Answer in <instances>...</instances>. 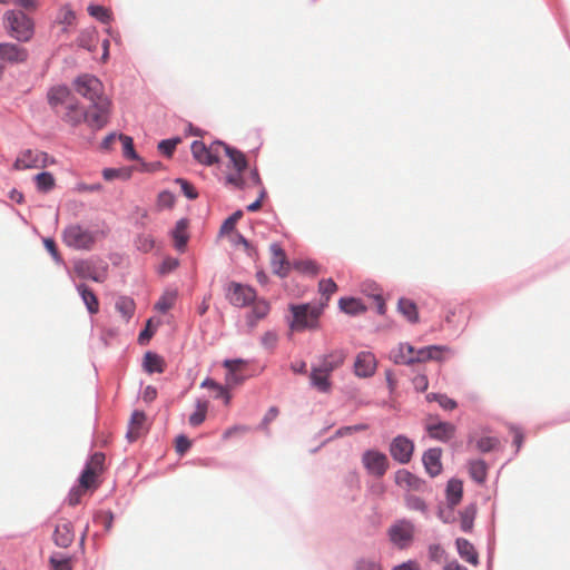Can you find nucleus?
<instances>
[{"mask_svg":"<svg viewBox=\"0 0 570 570\" xmlns=\"http://www.w3.org/2000/svg\"><path fill=\"white\" fill-rule=\"evenodd\" d=\"M362 463L367 473L382 478L389 469L387 456L377 450H366L362 455Z\"/></svg>","mask_w":570,"mask_h":570,"instance_id":"0eeeda50","label":"nucleus"},{"mask_svg":"<svg viewBox=\"0 0 570 570\" xmlns=\"http://www.w3.org/2000/svg\"><path fill=\"white\" fill-rule=\"evenodd\" d=\"M174 183L179 185L180 193L188 199L195 200L198 197V191L194 187V185L186 178L176 177Z\"/></svg>","mask_w":570,"mask_h":570,"instance_id":"6e6d98bb","label":"nucleus"},{"mask_svg":"<svg viewBox=\"0 0 570 570\" xmlns=\"http://www.w3.org/2000/svg\"><path fill=\"white\" fill-rule=\"evenodd\" d=\"M414 525L406 520H401L394 523L389 529L390 540L400 549L406 548L413 540Z\"/></svg>","mask_w":570,"mask_h":570,"instance_id":"6e6552de","label":"nucleus"},{"mask_svg":"<svg viewBox=\"0 0 570 570\" xmlns=\"http://www.w3.org/2000/svg\"><path fill=\"white\" fill-rule=\"evenodd\" d=\"M455 426L450 422H439L426 426L429 435L442 442L451 440L455 434Z\"/></svg>","mask_w":570,"mask_h":570,"instance_id":"4be33fe9","label":"nucleus"},{"mask_svg":"<svg viewBox=\"0 0 570 570\" xmlns=\"http://www.w3.org/2000/svg\"><path fill=\"white\" fill-rule=\"evenodd\" d=\"M141 367L149 375L160 374L165 371V360L157 352L148 350L144 353Z\"/></svg>","mask_w":570,"mask_h":570,"instance_id":"aec40b11","label":"nucleus"},{"mask_svg":"<svg viewBox=\"0 0 570 570\" xmlns=\"http://www.w3.org/2000/svg\"><path fill=\"white\" fill-rule=\"evenodd\" d=\"M115 308L121 315V317L128 322L134 316L136 304L134 298L130 296L120 295L116 299Z\"/></svg>","mask_w":570,"mask_h":570,"instance_id":"2f4dec72","label":"nucleus"},{"mask_svg":"<svg viewBox=\"0 0 570 570\" xmlns=\"http://www.w3.org/2000/svg\"><path fill=\"white\" fill-rule=\"evenodd\" d=\"M189 227V219L187 217L179 218L173 229L169 230V236L175 240L174 247L183 253L186 249V244L189 239L187 228Z\"/></svg>","mask_w":570,"mask_h":570,"instance_id":"f3484780","label":"nucleus"},{"mask_svg":"<svg viewBox=\"0 0 570 570\" xmlns=\"http://www.w3.org/2000/svg\"><path fill=\"white\" fill-rule=\"evenodd\" d=\"M176 204V195L169 189H163L158 193L156 206L158 210L171 209Z\"/></svg>","mask_w":570,"mask_h":570,"instance_id":"de8ad7c7","label":"nucleus"},{"mask_svg":"<svg viewBox=\"0 0 570 570\" xmlns=\"http://www.w3.org/2000/svg\"><path fill=\"white\" fill-rule=\"evenodd\" d=\"M393 360L397 364H413L415 357V348L407 344H400L396 351L392 352Z\"/></svg>","mask_w":570,"mask_h":570,"instance_id":"72a5a7b5","label":"nucleus"},{"mask_svg":"<svg viewBox=\"0 0 570 570\" xmlns=\"http://www.w3.org/2000/svg\"><path fill=\"white\" fill-rule=\"evenodd\" d=\"M89 108L94 111L86 109L85 124L94 132L104 129L110 120L111 100L108 97H101L99 101L90 104Z\"/></svg>","mask_w":570,"mask_h":570,"instance_id":"423d86ee","label":"nucleus"},{"mask_svg":"<svg viewBox=\"0 0 570 570\" xmlns=\"http://www.w3.org/2000/svg\"><path fill=\"white\" fill-rule=\"evenodd\" d=\"M158 324L153 323V318H148L146 325L139 331L137 342L139 345H147L157 332Z\"/></svg>","mask_w":570,"mask_h":570,"instance_id":"603ef678","label":"nucleus"},{"mask_svg":"<svg viewBox=\"0 0 570 570\" xmlns=\"http://www.w3.org/2000/svg\"><path fill=\"white\" fill-rule=\"evenodd\" d=\"M442 348L436 345L415 350L414 363L425 362L428 360H438L441 356Z\"/></svg>","mask_w":570,"mask_h":570,"instance_id":"49530a36","label":"nucleus"},{"mask_svg":"<svg viewBox=\"0 0 570 570\" xmlns=\"http://www.w3.org/2000/svg\"><path fill=\"white\" fill-rule=\"evenodd\" d=\"M147 414L144 410L135 409L128 420V428L147 433Z\"/></svg>","mask_w":570,"mask_h":570,"instance_id":"a19ab883","label":"nucleus"},{"mask_svg":"<svg viewBox=\"0 0 570 570\" xmlns=\"http://www.w3.org/2000/svg\"><path fill=\"white\" fill-rule=\"evenodd\" d=\"M429 402L435 401L444 410L452 411L456 409L458 404L454 400L448 397L444 394L430 393L426 395Z\"/></svg>","mask_w":570,"mask_h":570,"instance_id":"bf43d9fd","label":"nucleus"},{"mask_svg":"<svg viewBox=\"0 0 570 570\" xmlns=\"http://www.w3.org/2000/svg\"><path fill=\"white\" fill-rule=\"evenodd\" d=\"M497 444H498V440L497 439L490 438V436H485V438H481L476 442V448L481 452H490L491 450H493L495 448Z\"/></svg>","mask_w":570,"mask_h":570,"instance_id":"774afa93","label":"nucleus"},{"mask_svg":"<svg viewBox=\"0 0 570 570\" xmlns=\"http://www.w3.org/2000/svg\"><path fill=\"white\" fill-rule=\"evenodd\" d=\"M376 358L371 352H361L354 362V372L358 377H370L375 373Z\"/></svg>","mask_w":570,"mask_h":570,"instance_id":"2eb2a0df","label":"nucleus"},{"mask_svg":"<svg viewBox=\"0 0 570 570\" xmlns=\"http://www.w3.org/2000/svg\"><path fill=\"white\" fill-rule=\"evenodd\" d=\"M318 288L320 292L326 297V301H328L331 295L336 292L337 285L331 278L322 279L318 284Z\"/></svg>","mask_w":570,"mask_h":570,"instance_id":"338daca9","label":"nucleus"},{"mask_svg":"<svg viewBox=\"0 0 570 570\" xmlns=\"http://www.w3.org/2000/svg\"><path fill=\"white\" fill-rule=\"evenodd\" d=\"M56 21L63 26H72L75 23L76 12L69 3H65L60 8L59 13L56 17Z\"/></svg>","mask_w":570,"mask_h":570,"instance_id":"864d4df0","label":"nucleus"},{"mask_svg":"<svg viewBox=\"0 0 570 570\" xmlns=\"http://www.w3.org/2000/svg\"><path fill=\"white\" fill-rule=\"evenodd\" d=\"M77 560L78 551L71 554L53 551L48 558L49 570H73Z\"/></svg>","mask_w":570,"mask_h":570,"instance_id":"a211bd4d","label":"nucleus"},{"mask_svg":"<svg viewBox=\"0 0 570 570\" xmlns=\"http://www.w3.org/2000/svg\"><path fill=\"white\" fill-rule=\"evenodd\" d=\"M42 244H43V247L45 249L47 250V253L51 256V258L53 259V262L57 264V265H61L65 267L69 278L71 281H73V276H72V272L70 271V268L67 266L63 257L61 256L59 249H58V245L55 240L53 237L51 236H47V237H43L42 238Z\"/></svg>","mask_w":570,"mask_h":570,"instance_id":"cd10ccee","label":"nucleus"},{"mask_svg":"<svg viewBox=\"0 0 570 570\" xmlns=\"http://www.w3.org/2000/svg\"><path fill=\"white\" fill-rule=\"evenodd\" d=\"M124 134L112 130L108 132L100 141L99 147L101 150L110 151L112 149L114 142L119 139L121 141Z\"/></svg>","mask_w":570,"mask_h":570,"instance_id":"680f3d73","label":"nucleus"},{"mask_svg":"<svg viewBox=\"0 0 570 570\" xmlns=\"http://www.w3.org/2000/svg\"><path fill=\"white\" fill-rule=\"evenodd\" d=\"M414 444L403 435H399L391 442L390 453L392 458L401 464L409 463L412 459Z\"/></svg>","mask_w":570,"mask_h":570,"instance_id":"9b49d317","label":"nucleus"},{"mask_svg":"<svg viewBox=\"0 0 570 570\" xmlns=\"http://www.w3.org/2000/svg\"><path fill=\"white\" fill-rule=\"evenodd\" d=\"M72 96L70 87L66 83L51 86L47 91V101L50 107L56 108L65 104Z\"/></svg>","mask_w":570,"mask_h":570,"instance_id":"412c9836","label":"nucleus"},{"mask_svg":"<svg viewBox=\"0 0 570 570\" xmlns=\"http://www.w3.org/2000/svg\"><path fill=\"white\" fill-rule=\"evenodd\" d=\"M252 309L248 315V321L250 325H254V323L258 320L264 318L271 309L269 303L264 298H255L252 301Z\"/></svg>","mask_w":570,"mask_h":570,"instance_id":"473e14b6","label":"nucleus"},{"mask_svg":"<svg viewBox=\"0 0 570 570\" xmlns=\"http://www.w3.org/2000/svg\"><path fill=\"white\" fill-rule=\"evenodd\" d=\"M294 268L298 272L316 275L318 273V266L313 261H299L294 263Z\"/></svg>","mask_w":570,"mask_h":570,"instance_id":"e2e57ef3","label":"nucleus"},{"mask_svg":"<svg viewBox=\"0 0 570 570\" xmlns=\"http://www.w3.org/2000/svg\"><path fill=\"white\" fill-rule=\"evenodd\" d=\"M134 245L137 250L146 254V253H150L155 248L156 240L150 235L139 233L134 238Z\"/></svg>","mask_w":570,"mask_h":570,"instance_id":"c03bdc74","label":"nucleus"},{"mask_svg":"<svg viewBox=\"0 0 570 570\" xmlns=\"http://www.w3.org/2000/svg\"><path fill=\"white\" fill-rule=\"evenodd\" d=\"M226 296L233 305L246 306L256 298V292L249 286L230 283L227 287Z\"/></svg>","mask_w":570,"mask_h":570,"instance_id":"9d476101","label":"nucleus"},{"mask_svg":"<svg viewBox=\"0 0 570 570\" xmlns=\"http://www.w3.org/2000/svg\"><path fill=\"white\" fill-rule=\"evenodd\" d=\"M137 163V170L141 173H156L164 168V164L160 160L147 161L145 158L141 157Z\"/></svg>","mask_w":570,"mask_h":570,"instance_id":"052dcab7","label":"nucleus"},{"mask_svg":"<svg viewBox=\"0 0 570 570\" xmlns=\"http://www.w3.org/2000/svg\"><path fill=\"white\" fill-rule=\"evenodd\" d=\"M193 446V441L185 433H179L174 439V448L179 456H184Z\"/></svg>","mask_w":570,"mask_h":570,"instance_id":"5fc2aeb1","label":"nucleus"},{"mask_svg":"<svg viewBox=\"0 0 570 570\" xmlns=\"http://www.w3.org/2000/svg\"><path fill=\"white\" fill-rule=\"evenodd\" d=\"M243 217L242 210H236L220 226V236H230L232 242L242 243L247 246V240L239 234H233L237 222Z\"/></svg>","mask_w":570,"mask_h":570,"instance_id":"5701e85b","label":"nucleus"},{"mask_svg":"<svg viewBox=\"0 0 570 570\" xmlns=\"http://www.w3.org/2000/svg\"><path fill=\"white\" fill-rule=\"evenodd\" d=\"M395 483L405 490L413 491H420L424 485V482L421 479L407 470H399L395 473Z\"/></svg>","mask_w":570,"mask_h":570,"instance_id":"393cba45","label":"nucleus"},{"mask_svg":"<svg viewBox=\"0 0 570 570\" xmlns=\"http://www.w3.org/2000/svg\"><path fill=\"white\" fill-rule=\"evenodd\" d=\"M191 155L199 164L214 165V140L206 145L200 139H195L190 145Z\"/></svg>","mask_w":570,"mask_h":570,"instance_id":"dca6fc26","label":"nucleus"},{"mask_svg":"<svg viewBox=\"0 0 570 570\" xmlns=\"http://www.w3.org/2000/svg\"><path fill=\"white\" fill-rule=\"evenodd\" d=\"M179 266V259L173 256H165L157 268L160 276H166L173 273Z\"/></svg>","mask_w":570,"mask_h":570,"instance_id":"13d9d810","label":"nucleus"},{"mask_svg":"<svg viewBox=\"0 0 570 570\" xmlns=\"http://www.w3.org/2000/svg\"><path fill=\"white\" fill-rule=\"evenodd\" d=\"M456 549L460 557L472 566L479 564V554L473 544L464 538L456 539Z\"/></svg>","mask_w":570,"mask_h":570,"instance_id":"c85d7f7f","label":"nucleus"},{"mask_svg":"<svg viewBox=\"0 0 570 570\" xmlns=\"http://www.w3.org/2000/svg\"><path fill=\"white\" fill-rule=\"evenodd\" d=\"M98 36L99 35L96 27L91 26L83 28L79 31V35L76 39V43L79 48L85 47L87 45L89 46V43L98 41Z\"/></svg>","mask_w":570,"mask_h":570,"instance_id":"a18cd8bd","label":"nucleus"},{"mask_svg":"<svg viewBox=\"0 0 570 570\" xmlns=\"http://www.w3.org/2000/svg\"><path fill=\"white\" fill-rule=\"evenodd\" d=\"M289 308L293 314L291 322L292 331L302 332L317 328L318 318L322 313L321 308L309 304L291 305Z\"/></svg>","mask_w":570,"mask_h":570,"instance_id":"20e7f679","label":"nucleus"},{"mask_svg":"<svg viewBox=\"0 0 570 570\" xmlns=\"http://www.w3.org/2000/svg\"><path fill=\"white\" fill-rule=\"evenodd\" d=\"M475 517V508L468 507L460 513V527L464 532H471Z\"/></svg>","mask_w":570,"mask_h":570,"instance_id":"4d7b16f0","label":"nucleus"},{"mask_svg":"<svg viewBox=\"0 0 570 570\" xmlns=\"http://www.w3.org/2000/svg\"><path fill=\"white\" fill-rule=\"evenodd\" d=\"M3 26L7 33L18 42H28L35 35V21L22 10H7L3 14Z\"/></svg>","mask_w":570,"mask_h":570,"instance_id":"f03ea898","label":"nucleus"},{"mask_svg":"<svg viewBox=\"0 0 570 570\" xmlns=\"http://www.w3.org/2000/svg\"><path fill=\"white\" fill-rule=\"evenodd\" d=\"M86 309L90 316L99 313V298L94 289L83 282L76 283L72 281Z\"/></svg>","mask_w":570,"mask_h":570,"instance_id":"ddd939ff","label":"nucleus"},{"mask_svg":"<svg viewBox=\"0 0 570 570\" xmlns=\"http://www.w3.org/2000/svg\"><path fill=\"white\" fill-rule=\"evenodd\" d=\"M72 88L81 97L88 99L90 104L99 101L101 97H107L104 94L102 81L92 73L83 72L76 76L72 80Z\"/></svg>","mask_w":570,"mask_h":570,"instance_id":"39448f33","label":"nucleus"},{"mask_svg":"<svg viewBox=\"0 0 570 570\" xmlns=\"http://www.w3.org/2000/svg\"><path fill=\"white\" fill-rule=\"evenodd\" d=\"M32 181L40 194H49L56 188V178L49 170H41L33 175Z\"/></svg>","mask_w":570,"mask_h":570,"instance_id":"a878e982","label":"nucleus"},{"mask_svg":"<svg viewBox=\"0 0 570 570\" xmlns=\"http://www.w3.org/2000/svg\"><path fill=\"white\" fill-rule=\"evenodd\" d=\"M87 12L91 18L105 24L110 23L114 19L112 11L99 3L90 2Z\"/></svg>","mask_w":570,"mask_h":570,"instance_id":"7c9ffc66","label":"nucleus"},{"mask_svg":"<svg viewBox=\"0 0 570 570\" xmlns=\"http://www.w3.org/2000/svg\"><path fill=\"white\" fill-rule=\"evenodd\" d=\"M441 454V449H430L423 454L422 461L425 471L432 478L439 475L442 471Z\"/></svg>","mask_w":570,"mask_h":570,"instance_id":"b1692460","label":"nucleus"},{"mask_svg":"<svg viewBox=\"0 0 570 570\" xmlns=\"http://www.w3.org/2000/svg\"><path fill=\"white\" fill-rule=\"evenodd\" d=\"M311 382L312 385L321 392H327L331 387L330 374L321 370L318 366L312 370Z\"/></svg>","mask_w":570,"mask_h":570,"instance_id":"e433bc0d","label":"nucleus"},{"mask_svg":"<svg viewBox=\"0 0 570 570\" xmlns=\"http://www.w3.org/2000/svg\"><path fill=\"white\" fill-rule=\"evenodd\" d=\"M183 141L181 136L175 135L169 138L160 139L157 144V150L165 157H173L176 147Z\"/></svg>","mask_w":570,"mask_h":570,"instance_id":"4c0bfd02","label":"nucleus"},{"mask_svg":"<svg viewBox=\"0 0 570 570\" xmlns=\"http://www.w3.org/2000/svg\"><path fill=\"white\" fill-rule=\"evenodd\" d=\"M216 145L224 146L229 160L232 161L234 168L237 170V175L229 176L227 178V183L235 185L236 187L244 188V180L240 177V171H243L247 166V161H246L244 154L236 149L229 148V147L225 146L223 142L217 141V140H216Z\"/></svg>","mask_w":570,"mask_h":570,"instance_id":"f8f14e48","label":"nucleus"},{"mask_svg":"<svg viewBox=\"0 0 570 570\" xmlns=\"http://www.w3.org/2000/svg\"><path fill=\"white\" fill-rule=\"evenodd\" d=\"M469 473L478 483H484L488 476V465L483 460H473L469 463Z\"/></svg>","mask_w":570,"mask_h":570,"instance_id":"58836bf2","label":"nucleus"},{"mask_svg":"<svg viewBox=\"0 0 570 570\" xmlns=\"http://www.w3.org/2000/svg\"><path fill=\"white\" fill-rule=\"evenodd\" d=\"M345 358L346 353L344 350L332 351L331 353L323 357L318 367L324 372L331 374L334 370L343 365Z\"/></svg>","mask_w":570,"mask_h":570,"instance_id":"bb28decb","label":"nucleus"},{"mask_svg":"<svg viewBox=\"0 0 570 570\" xmlns=\"http://www.w3.org/2000/svg\"><path fill=\"white\" fill-rule=\"evenodd\" d=\"M134 168L130 166H122V167H105L101 170V176L106 181H112L115 179H121L124 181H127L132 176Z\"/></svg>","mask_w":570,"mask_h":570,"instance_id":"c756f323","label":"nucleus"},{"mask_svg":"<svg viewBox=\"0 0 570 570\" xmlns=\"http://www.w3.org/2000/svg\"><path fill=\"white\" fill-rule=\"evenodd\" d=\"M86 119V110H80L79 112H66L62 120L69 124L71 127H78Z\"/></svg>","mask_w":570,"mask_h":570,"instance_id":"0e129e2a","label":"nucleus"},{"mask_svg":"<svg viewBox=\"0 0 570 570\" xmlns=\"http://www.w3.org/2000/svg\"><path fill=\"white\" fill-rule=\"evenodd\" d=\"M102 188L101 183L87 184L79 181L73 186L72 190L77 193H96L102 190Z\"/></svg>","mask_w":570,"mask_h":570,"instance_id":"69168bd1","label":"nucleus"},{"mask_svg":"<svg viewBox=\"0 0 570 570\" xmlns=\"http://www.w3.org/2000/svg\"><path fill=\"white\" fill-rule=\"evenodd\" d=\"M177 296L178 292L176 289L165 291L155 303V311L160 314H167L168 311L174 306Z\"/></svg>","mask_w":570,"mask_h":570,"instance_id":"f704fd0d","label":"nucleus"},{"mask_svg":"<svg viewBox=\"0 0 570 570\" xmlns=\"http://www.w3.org/2000/svg\"><path fill=\"white\" fill-rule=\"evenodd\" d=\"M94 479H95L94 470L90 465L89 460H86V462L76 480V484H77V487L88 489L90 487V482H92Z\"/></svg>","mask_w":570,"mask_h":570,"instance_id":"3c124183","label":"nucleus"},{"mask_svg":"<svg viewBox=\"0 0 570 570\" xmlns=\"http://www.w3.org/2000/svg\"><path fill=\"white\" fill-rule=\"evenodd\" d=\"M97 268L92 258H78L73 262V273L81 279H88L89 275Z\"/></svg>","mask_w":570,"mask_h":570,"instance_id":"ea45409f","label":"nucleus"},{"mask_svg":"<svg viewBox=\"0 0 570 570\" xmlns=\"http://www.w3.org/2000/svg\"><path fill=\"white\" fill-rule=\"evenodd\" d=\"M224 366L226 368L225 386L216 383V399H222L224 404L228 405L232 397L228 393V389H232L244 381L245 362L240 358L226 360L224 362Z\"/></svg>","mask_w":570,"mask_h":570,"instance_id":"7ed1b4c3","label":"nucleus"},{"mask_svg":"<svg viewBox=\"0 0 570 570\" xmlns=\"http://www.w3.org/2000/svg\"><path fill=\"white\" fill-rule=\"evenodd\" d=\"M110 233L107 224L98 222L86 227L81 223L68 224L61 232L63 244L75 250H91L98 240L105 239Z\"/></svg>","mask_w":570,"mask_h":570,"instance_id":"f257e3e1","label":"nucleus"},{"mask_svg":"<svg viewBox=\"0 0 570 570\" xmlns=\"http://www.w3.org/2000/svg\"><path fill=\"white\" fill-rule=\"evenodd\" d=\"M115 518L116 515L110 509L99 510L94 514L92 521L94 523L101 524L105 532H110L114 527Z\"/></svg>","mask_w":570,"mask_h":570,"instance_id":"37998d69","label":"nucleus"},{"mask_svg":"<svg viewBox=\"0 0 570 570\" xmlns=\"http://www.w3.org/2000/svg\"><path fill=\"white\" fill-rule=\"evenodd\" d=\"M29 58V51L16 42H0V61L14 66L23 63Z\"/></svg>","mask_w":570,"mask_h":570,"instance_id":"1a4fd4ad","label":"nucleus"},{"mask_svg":"<svg viewBox=\"0 0 570 570\" xmlns=\"http://www.w3.org/2000/svg\"><path fill=\"white\" fill-rule=\"evenodd\" d=\"M462 482L450 480L446 487L448 501L451 505H456L462 498Z\"/></svg>","mask_w":570,"mask_h":570,"instance_id":"09e8293b","label":"nucleus"},{"mask_svg":"<svg viewBox=\"0 0 570 570\" xmlns=\"http://www.w3.org/2000/svg\"><path fill=\"white\" fill-rule=\"evenodd\" d=\"M52 540L53 543L59 548H69L75 540V531L72 523L68 521L61 525H56L55 531L52 533Z\"/></svg>","mask_w":570,"mask_h":570,"instance_id":"6ab92c4d","label":"nucleus"},{"mask_svg":"<svg viewBox=\"0 0 570 570\" xmlns=\"http://www.w3.org/2000/svg\"><path fill=\"white\" fill-rule=\"evenodd\" d=\"M121 144L122 156L125 159L138 161L141 158V156L135 149L134 138L131 136L124 135Z\"/></svg>","mask_w":570,"mask_h":570,"instance_id":"8fccbe9b","label":"nucleus"},{"mask_svg":"<svg viewBox=\"0 0 570 570\" xmlns=\"http://www.w3.org/2000/svg\"><path fill=\"white\" fill-rule=\"evenodd\" d=\"M340 307L350 315H357L366 311V306L358 298L345 297L340 299Z\"/></svg>","mask_w":570,"mask_h":570,"instance_id":"79ce46f5","label":"nucleus"},{"mask_svg":"<svg viewBox=\"0 0 570 570\" xmlns=\"http://www.w3.org/2000/svg\"><path fill=\"white\" fill-rule=\"evenodd\" d=\"M271 254V266L273 273L279 277H286L289 273L291 265L287 261L285 252L278 244H272Z\"/></svg>","mask_w":570,"mask_h":570,"instance_id":"4468645a","label":"nucleus"},{"mask_svg":"<svg viewBox=\"0 0 570 570\" xmlns=\"http://www.w3.org/2000/svg\"><path fill=\"white\" fill-rule=\"evenodd\" d=\"M397 309L409 322H419L417 306L413 301L409 298H400L397 303Z\"/></svg>","mask_w":570,"mask_h":570,"instance_id":"c9c22d12","label":"nucleus"}]
</instances>
